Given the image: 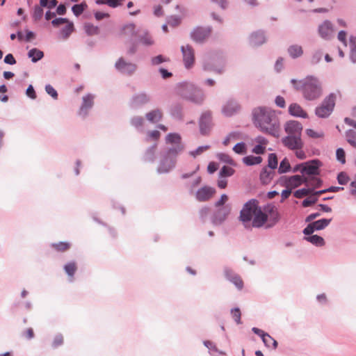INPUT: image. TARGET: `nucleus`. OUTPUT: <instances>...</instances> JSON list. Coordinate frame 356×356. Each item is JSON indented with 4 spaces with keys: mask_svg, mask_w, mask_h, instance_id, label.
<instances>
[{
    "mask_svg": "<svg viewBox=\"0 0 356 356\" xmlns=\"http://www.w3.org/2000/svg\"><path fill=\"white\" fill-rule=\"evenodd\" d=\"M252 120L261 131L274 137L279 136L280 120L273 109L265 106L255 108L252 111Z\"/></svg>",
    "mask_w": 356,
    "mask_h": 356,
    "instance_id": "obj_1",
    "label": "nucleus"
},
{
    "mask_svg": "<svg viewBox=\"0 0 356 356\" xmlns=\"http://www.w3.org/2000/svg\"><path fill=\"white\" fill-rule=\"evenodd\" d=\"M295 89L301 91L302 97L307 101H315L323 94L321 83L318 79L314 76H308L300 80L298 85L295 86Z\"/></svg>",
    "mask_w": 356,
    "mask_h": 356,
    "instance_id": "obj_2",
    "label": "nucleus"
},
{
    "mask_svg": "<svg viewBox=\"0 0 356 356\" xmlns=\"http://www.w3.org/2000/svg\"><path fill=\"white\" fill-rule=\"evenodd\" d=\"M177 90L178 95L184 99L195 105H202L206 99L204 90L193 83H179L177 86Z\"/></svg>",
    "mask_w": 356,
    "mask_h": 356,
    "instance_id": "obj_3",
    "label": "nucleus"
},
{
    "mask_svg": "<svg viewBox=\"0 0 356 356\" xmlns=\"http://www.w3.org/2000/svg\"><path fill=\"white\" fill-rule=\"evenodd\" d=\"M156 41L149 31L146 29L140 30L137 32L136 44H133L127 50V54L133 55L137 51V45H141L148 48L153 47Z\"/></svg>",
    "mask_w": 356,
    "mask_h": 356,
    "instance_id": "obj_4",
    "label": "nucleus"
},
{
    "mask_svg": "<svg viewBox=\"0 0 356 356\" xmlns=\"http://www.w3.org/2000/svg\"><path fill=\"white\" fill-rule=\"evenodd\" d=\"M336 97L333 93L327 96L321 104L316 107L315 115L320 118H327L332 113L335 106Z\"/></svg>",
    "mask_w": 356,
    "mask_h": 356,
    "instance_id": "obj_5",
    "label": "nucleus"
},
{
    "mask_svg": "<svg viewBox=\"0 0 356 356\" xmlns=\"http://www.w3.org/2000/svg\"><path fill=\"white\" fill-rule=\"evenodd\" d=\"M259 206L257 205V201L254 199H251L248 201L243 205L242 209L240 211L239 219L243 222L245 227H247L246 224H249L252 219V217L257 211Z\"/></svg>",
    "mask_w": 356,
    "mask_h": 356,
    "instance_id": "obj_6",
    "label": "nucleus"
},
{
    "mask_svg": "<svg viewBox=\"0 0 356 356\" xmlns=\"http://www.w3.org/2000/svg\"><path fill=\"white\" fill-rule=\"evenodd\" d=\"M232 207L229 204L220 208H216L211 216V222L214 226L221 225L230 214Z\"/></svg>",
    "mask_w": 356,
    "mask_h": 356,
    "instance_id": "obj_7",
    "label": "nucleus"
},
{
    "mask_svg": "<svg viewBox=\"0 0 356 356\" xmlns=\"http://www.w3.org/2000/svg\"><path fill=\"white\" fill-rule=\"evenodd\" d=\"M226 60L223 57L213 59L212 63L204 62L202 67L204 71L213 72L218 74H222L225 70Z\"/></svg>",
    "mask_w": 356,
    "mask_h": 356,
    "instance_id": "obj_8",
    "label": "nucleus"
},
{
    "mask_svg": "<svg viewBox=\"0 0 356 356\" xmlns=\"http://www.w3.org/2000/svg\"><path fill=\"white\" fill-rule=\"evenodd\" d=\"M115 67L121 74L131 76L136 71L137 65L121 57L116 61Z\"/></svg>",
    "mask_w": 356,
    "mask_h": 356,
    "instance_id": "obj_9",
    "label": "nucleus"
},
{
    "mask_svg": "<svg viewBox=\"0 0 356 356\" xmlns=\"http://www.w3.org/2000/svg\"><path fill=\"white\" fill-rule=\"evenodd\" d=\"M319 36L325 40H330L334 37V29L330 20H325L318 27Z\"/></svg>",
    "mask_w": 356,
    "mask_h": 356,
    "instance_id": "obj_10",
    "label": "nucleus"
},
{
    "mask_svg": "<svg viewBox=\"0 0 356 356\" xmlns=\"http://www.w3.org/2000/svg\"><path fill=\"white\" fill-rule=\"evenodd\" d=\"M181 51L183 56V62L186 69L193 67L195 63V52L190 44L181 47Z\"/></svg>",
    "mask_w": 356,
    "mask_h": 356,
    "instance_id": "obj_11",
    "label": "nucleus"
},
{
    "mask_svg": "<svg viewBox=\"0 0 356 356\" xmlns=\"http://www.w3.org/2000/svg\"><path fill=\"white\" fill-rule=\"evenodd\" d=\"M280 182L286 186V188H295L300 186L302 184L308 182V178L302 177L300 175H296L291 177H282Z\"/></svg>",
    "mask_w": 356,
    "mask_h": 356,
    "instance_id": "obj_12",
    "label": "nucleus"
},
{
    "mask_svg": "<svg viewBox=\"0 0 356 356\" xmlns=\"http://www.w3.org/2000/svg\"><path fill=\"white\" fill-rule=\"evenodd\" d=\"M94 99L95 95L90 93L83 97L82 103L78 111V115L80 117L85 118L88 115L90 110L94 105Z\"/></svg>",
    "mask_w": 356,
    "mask_h": 356,
    "instance_id": "obj_13",
    "label": "nucleus"
},
{
    "mask_svg": "<svg viewBox=\"0 0 356 356\" xmlns=\"http://www.w3.org/2000/svg\"><path fill=\"white\" fill-rule=\"evenodd\" d=\"M321 162L318 159H313L304 163V167L300 170L302 175H318L320 174L319 168L321 166Z\"/></svg>",
    "mask_w": 356,
    "mask_h": 356,
    "instance_id": "obj_14",
    "label": "nucleus"
},
{
    "mask_svg": "<svg viewBox=\"0 0 356 356\" xmlns=\"http://www.w3.org/2000/svg\"><path fill=\"white\" fill-rule=\"evenodd\" d=\"M211 28L197 26L191 33V38L197 43H202L210 35Z\"/></svg>",
    "mask_w": 356,
    "mask_h": 356,
    "instance_id": "obj_15",
    "label": "nucleus"
},
{
    "mask_svg": "<svg viewBox=\"0 0 356 356\" xmlns=\"http://www.w3.org/2000/svg\"><path fill=\"white\" fill-rule=\"evenodd\" d=\"M282 144L287 148L295 150L300 149L303 147V142L301 136H286L282 139Z\"/></svg>",
    "mask_w": 356,
    "mask_h": 356,
    "instance_id": "obj_16",
    "label": "nucleus"
},
{
    "mask_svg": "<svg viewBox=\"0 0 356 356\" xmlns=\"http://www.w3.org/2000/svg\"><path fill=\"white\" fill-rule=\"evenodd\" d=\"M176 161L175 158L164 154L157 168L158 173L163 174L170 172L175 168Z\"/></svg>",
    "mask_w": 356,
    "mask_h": 356,
    "instance_id": "obj_17",
    "label": "nucleus"
},
{
    "mask_svg": "<svg viewBox=\"0 0 356 356\" xmlns=\"http://www.w3.org/2000/svg\"><path fill=\"white\" fill-rule=\"evenodd\" d=\"M241 109V106L234 99H229L222 107V113L224 115L230 117L237 113Z\"/></svg>",
    "mask_w": 356,
    "mask_h": 356,
    "instance_id": "obj_18",
    "label": "nucleus"
},
{
    "mask_svg": "<svg viewBox=\"0 0 356 356\" xmlns=\"http://www.w3.org/2000/svg\"><path fill=\"white\" fill-rule=\"evenodd\" d=\"M150 102V97L145 92L134 95L130 101V106L133 109H138Z\"/></svg>",
    "mask_w": 356,
    "mask_h": 356,
    "instance_id": "obj_19",
    "label": "nucleus"
},
{
    "mask_svg": "<svg viewBox=\"0 0 356 356\" xmlns=\"http://www.w3.org/2000/svg\"><path fill=\"white\" fill-rule=\"evenodd\" d=\"M302 129V124L296 120L287 121L284 124V130L288 136H301Z\"/></svg>",
    "mask_w": 356,
    "mask_h": 356,
    "instance_id": "obj_20",
    "label": "nucleus"
},
{
    "mask_svg": "<svg viewBox=\"0 0 356 356\" xmlns=\"http://www.w3.org/2000/svg\"><path fill=\"white\" fill-rule=\"evenodd\" d=\"M200 131L202 135H207L211 127V113L206 111L203 113L199 120Z\"/></svg>",
    "mask_w": 356,
    "mask_h": 356,
    "instance_id": "obj_21",
    "label": "nucleus"
},
{
    "mask_svg": "<svg viewBox=\"0 0 356 356\" xmlns=\"http://www.w3.org/2000/svg\"><path fill=\"white\" fill-rule=\"evenodd\" d=\"M267 41L266 32L263 30H258L252 32L249 36V42L252 47H259Z\"/></svg>",
    "mask_w": 356,
    "mask_h": 356,
    "instance_id": "obj_22",
    "label": "nucleus"
},
{
    "mask_svg": "<svg viewBox=\"0 0 356 356\" xmlns=\"http://www.w3.org/2000/svg\"><path fill=\"white\" fill-rule=\"evenodd\" d=\"M215 193L216 189L214 188L204 186L196 191L195 198L199 202H206L210 200Z\"/></svg>",
    "mask_w": 356,
    "mask_h": 356,
    "instance_id": "obj_23",
    "label": "nucleus"
},
{
    "mask_svg": "<svg viewBox=\"0 0 356 356\" xmlns=\"http://www.w3.org/2000/svg\"><path fill=\"white\" fill-rule=\"evenodd\" d=\"M224 275L226 279L232 282L238 290H241L243 288V282L241 277L231 268L225 267L224 268Z\"/></svg>",
    "mask_w": 356,
    "mask_h": 356,
    "instance_id": "obj_24",
    "label": "nucleus"
},
{
    "mask_svg": "<svg viewBox=\"0 0 356 356\" xmlns=\"http://www.w3.org/2000/svg\"><path fill=\"white\" fill-rule=\"evenodd\" d=\"M252 225L254 227H261L268 220V214L264 212L261 207H258L252 217Z\"/></svg>",
    "mask_w": 356,
    "mask_h": 356,
    "instance_id": "obj_25",
    "label": "nucleus"
},
{
    "mask_svg": "<svg viewBox=\"0 0 356 356\" xmlns=\"http://www.w3.org/2000/svg\"><path fill=\"white\" fill-rule=\"evenodd\" d=\"M289 113L296 118H307L308 115L297 103H292L289 106Z\"/></svg>",
    "mask_w": 356,
    "mask_h": 356,
    "instance_id": "obj_26",
    "label": "nucleus"
},
{
    "mask_svg": "<svg viewBox=\"0 0 356 356\" xmlns=\"http://www.w3.org/2000/svg\"><path fill=\"white\" fill-rule=\"evenodd\" d=\"M266 213L270 215L269 224L267 227L274 226L280 220V214L275 207L268 206L265 209Z\"/></svg>",
    "mask_w": 356,
    "mask_h": 356,
    "instance_id": "obj_27",
    "label": "nucleus"
},
{
    "mask_svg": "<svg viewBox=\"0 0 356 356\" xmlns=\"http://www.w3.org/2000/svg\"><path fill=\"white\" fill-rule=\"evenodd\" d=\"M275 175V170L265 167L260 173V180L264 184H268Z\"/></svg>",
    "mask_w": 356,
    "mask_h": 356,
    "instance_id": "obj_28",
    "label": "nucleus"
},
{
    "mask_svg": "<svg viewBox=\"0 0 356 356\" xmlns=\"http://www.w3.org/2000/svg\"><path fill=\"white\" fill-rule=\"evenodd\" d=\"M145 117L149 122L154 124L161 120L163 117V113L161 109L156 108L147 113Z\"/></svg>",
    "mask_w": 356,
    "mask_h": 356,
    "instance_id": "obj_29",
    "label": "nucleus"
},
{
    "mask_svg": "<svg viewBox=\"0 0 356 356\" xmlns=\"http://www.w3.org/2000/svg\"><path fill=\"white\" fill-rule=\"evenodd\" d=\"M323 56V50L320 48L314 49L312 52L309 58V63L312 65L318 64Z\"/></svg>",
    "mask_w": 356,
    "mask_h": 356,
    "instance_id": "obj_30",
    "label": "nucleus"
},
{
    "mask_svg": "<svg viewBox=\"0 0 356 356\" xmlns=\"http://www.w3.org/2000/svg\"><path fill=\"white\" fill-rule=\"evenodd\" d=\"M170 115L177 120H182L184 118L183 107L179 104H175L170 108Z\"/></svg>",
    "mask_w": 356,
    "mask_h": 356,
    "instance_id": "obj_31",
    "label": "nucleus"
},
{
    "mask_svg": "<svg viewBox=\"0 0 356 356\" xmlns=\"http://www.w3.org/2000/svg\"><path fill=\"white\" fill-rule=\"evenodd\" d=\"M288 54L292 58H297L302 56L303 49L299 44H292L288 47Z\"/></svg>",
    "mask_w": 356,
    "mask_h": 356,
    "instance_id": "obj_32",
    "label": "nucleus"
},
{
    "mask_svg": "<svg viewBox=\"0 0 356 356\" xmlns=\"http://www.w3.org/2000/svg\"><path fill=\"white\" fill-rule=\"evenodd\" d=\"M28 57L33 63H36L44 57V53L37 48H33L29 51Z\"/></svg>",
    "mask_w": 356,
    "mask_h": 356,
    "instance_id": "obj_33",
    "label": "nucleus"
},
{
    "mask_svg": "<svg viewBox=\"0 0 356 356\" xmlns=\"http://www.w3.org/2000/svg\"><path fill=\"white\" fill-rule=\"evenodd\" d=\"M145 121L141 116H134L130 120L131 124L138 131H143V124Z\"/></svg>",
    "mask_w": 356,
    "mask_h": 356,
    "instance_id": "obj_34",
    "label": "nucleus"
},
{
    "mask_svg": "<svg viewBox=\"0 0 356 356\" xmlns=\"http://www.w3.org/2000/svg\"><path fill=\"white\" fill-rule=\"evenodd\" d=\"M305 239L317 247H322L325 245V241L323 238L318 235L305 236Z\"/></svg>",
    "mask_w": 356,
    "mask_h": 356,
    "instance_id": "obj_35",
    "label": "nucleus"
},
{
    "mask_svg": "<svg viewBox=\"0 0 356 356\" xmlns=\"http://www.w3.org/2000/svg\"><path fill=\"white\" fill-rule=\"evenodd\" d=\"M156 148V144H154L149 147L144 154V160L148 162H154L155 160V152Z\"/></svg>",
    "mask_w": 356,
    "mask_h": 356,
    "instance_id": "obj_36",
    "label": "nucleus"
},
{
    "mask_svg": "<svg viewBox=\"0 0 356 356\" xmlns=\"http://www.w3.org/2000/svg\"><path fill=\"white\" fill-rule=\"evenodd\" d=\"M122 33L124 35L131 37L136 36V26L133 23L127 24L122 27Z\"/></svg>",
    "mask_w": 356,
    "mask_h": 356,
    "instance_id": "obj_37",
    "label": "nucleus"
},
{
    "mask_svg": "<svg viewBox=\"0 0 356 356\" xmlns=\"http://www.w3.org/2000/svg\"><path fill=\"white\" fill-rule=\"evenodd\" d=\"M184 147L182 144H178L177 145L169 148L165 154L176 159L177 156L184 150Z\"/></svg>",
    "mask_w": 356,
    "mask_h": 356,
    "instance_id": "obj_38",
    "label": "nucleus"
},
{
    "mask_svg": "<svg viewBox=\"0 0 356 356\" xmlns=\"http://www.w3.org/2000/svg\"><path fill=\"white\" fill-rule=\"evenodd\" d=\"M261 161H262V158L259 156H254L252 155H250V156H246L243 158V162L246 165H248V166L259 164Z\"/></svg>",
    "mask_w": 356,
    "mask_h": 356,
    "instance_id": "obj_39",
    "label": "nucleus"
},
{
    "mask_svg": "<svg viewBox=\"0 0 356 356\" xmlns=\"http://www.w3.org/2000/svg\"><path fill=\"white\" fill-rule=\"evenodd\" d=\"M262 341L267 348H271L273 350H275L277 348V341L269 334H266L265 337H263Z\"/></svg>",
    "mask_w": 356,
    "mask_h": 356,
    "instance_id": "obj_40",
    "label": "nucleus"
},
{
    "mask_svg": "<svg viewBox=\"0 0 356 356\" xmlns=\"http://www.w3.org/2000/svg\"><path fill=\"white\" fill-rule=\"evenodd\" d=\"M350 59L352 63H356V37H350Z\"/></svg>",
    "mask_w": 356,
    "mask_h": 356,
    "instance_id": "obj_41",
    "label": "nucleus"
},
{
    "mask_svg": "<svg viewBox=\"0 0 356 356\" xmlns=\"http://www.w3.org/2000/svg\"><path fill=\"white\" fill-rule=\"evenodd\" d=\"M73 31H74L73 23L68 22L67 24L60 30V37L63 40H66L69 38V36L71 35V33L73 32Z\"/></svg>",
    "mask_w": 356,
    "mask_h": 356,
    "instance_id": "obj_42",
    "label": "nucleus"
},
{
    "mask_svg": "<svg viewBox=\"0 0 356 356\" xmlns=\"http://www.w3.org/2000/svg\"><path fill=\"white\" fill-rule=\"evenodd\" d=\"M181 136L179 134L177 133H170L165 137L166 143L174 144L177 145L181 143Z\"/></svg>",
    "mask_w": 356,
    "mask_h": 356,
    "instance_id": "obj_43",
    "label": "nucleus"
},
{
    "mask_svg": "<svg viewBox=\"0 0 356 356\" xmlns=\"http://www.w3.org/2000/svg\"><path fill=\"white\" fill-rule=\"evenodd\" d=\"M347 142L353 147L356 148V129H348L346 131Z\"/></svg>",
    "mask_w": 356,
    "mask_h": 356,
    "instance_id": "obj_44",
    "label": "nucleus"
},
{
    "mask_svg": "<svg viewBox=\"0 0 356 356\" xmlns=\"http://www.w3.org/2000/svg\"><path fill=\"white\" fill-rule=\"evenodd\" d=\"M332 219L323 218L312 222L315 230H322L329 225Z\"/></svg>",
    "mask_w": 356,
    "mask_h": 356,
    "instance_id": "obj_45",
    "label": "nucleus"
},
{
    "mask_svg": "<svg viewBox=\"0 0 356 356\" xmlns=\"http://www.w3.org/2000/svg\"><path fill=\"white\" fill-rule=\"evenodd\" d=\"M88 6L86 2H82L79 4H75L72 7V10L74 15L76 17L79 16L87 8Z\"/></svg>",
    "mask_w": 356,
    "mask_h": 356,
    "instance_id": "obj_46",
    "label": "nucleus"
},
{
    "mask_svg": "<svg viewBox=\"0 0 356 356\" xmlns=\"http://www.w3.org/2000/svg\"><path fill=\"white\" fill-rule=\"evenodd\" d=\"M291 165L287 158H284L282 160L278 168V172L280 174L286 173L291 170Z\"/></svg>",
    "mask_w": 356,
    "mask_h": 356,
    "instance_id": "obj_47",
    "label": "nucleus"
},
{
    "mask_svg": "<svg viewBox=\"0 0 356 356\" xmlns=\"http://www.w3.org/2000/svg\"><path fill=\"white\" fill-rule=\"evenodd\" d=\"M42 8H43V6H41L40 4L35 5L34 6L33 12V15H32V17H33V19H34V21L38 22L42 19L43 14H44Z\"/></svg>",
    "mask_w": 356,
    "mask_h": 356,
    "instance_id": "obj_48",
    "label": "nucleus"
},
{
    "mask_svg": "<svg viewBox=\"0 0 356 356\" xmlns=\"http://www.w3.org/2000/svg\"><path fill=\"white\" fill-rule=\"evenodd\" d=\"M64 270L69 277H73L76 270V263L74 261L67 263L64 266Z\"/></svg>",
    "mask_w": 356,
    "mask_h": 356,
    "instance_id": "obj_49",
    "label": "nucleus"
},
{
    "mask_svg": "<svg viewBox=\"0 0 356 356\" xmlns=\"http://www.w3.org/2000/svg\"><path fill=\"white\" fill-rule=\"evenodd\" d=\"M84 29L86 33L88 35H97L99 32V28L97 26H95L92 24L88 23L84 26Z\"/></svg>",
    "mask_w": 356,
    "mask_h": 356,
    "instance_id": "obj_50",
    "label": "nucleus"
},
{
    "mask_svg": "<svg viewBox=\"0 0 356 356\" xmlns=\"http://www.w3.org/2000/svg\"><path fill=\"white\" fill-rule=\"evenodd\" d=\"M277 164L278 162L276 154L275 153L269 154L267 168L275 170L277 168Z\"/></svg>",
    "mask_w": 356,
    "mask_h": 356,
    "instance_id": "obj_51",
    "label": "nucleus"
},
{
    "mask_svg": "<svg viewBox=\"0 0 356 356\" xmlns=\"http://www.w3.org/2000/svg\"><path fill=\"white\" fill-rule=\"evenodd\" d=\"M234 172L235 170L232 168L224 165L219 172V176L222 177H231Z\"/></svg>",
    "mask_w": 356,
    "mask_h": 356,
    "instance_id": "obj_52",
    "label": "nucleus"
},
{
    "mask_svg": "<svg viewBox=\"0 0 356 356\" xmlns=\"http://www.w3.org/2000/svg\"><path fill=\"white\" fill-rule=\"evenodd\" d=\"M313 193V188H301L299 190H297L294 192L293 195L296 198H302L304 196H306L309 194H312Z\"/></svg>",
    "mask_w": 356,
    "mask_h": 356,
    "instance_id": "obj_53",
    "label": "nucleus"
},
{
    "mask_svg": "<svg viewBox=\"0 0 356 356\" xmlns=\"http://www.w3.org/2000/svg\"><path fill=\"white\" fill-rule=\"evenodd\" d=\"M210 148V145H202L198 147L197 149L189 152V155L195 158L196 156L202 154L204 152L207 151Z\"/></svg>",
    "mask_w": 356,
    "mask_h": 356,
    "instance_id": "obj_54",
    "label": "nucleus"
},
{
    "mask_svg": "<svg viewBox=\"0 0 356 356\" xmlns=\"http://www.w3.org/2000/svg\"><path fill=\"white\" fill-rule=\"evenodd\" d=\"M218 160H220L222 162H224L225 163H228L230 165H234V160L227 154L225 153H218L216 155Z\"/></svg>",
    "mask_w": 356,
    "mask_h": 356,
    "instance_id": "obj_55",
    "label": "nucleus"
},
{
    "mask_svg": "<svg viewBox=\"0 0 356 356\" xmlns=\"http://www.w3.org/2000/svg\"><path fill=\"white\" fill-rule=\"evenodd\" d=\"M233 151L238 154H244L246 153V145L243 142L238 143L233 147Z\"/></svg>",
    "mask_w": 356,
    "mask_h": 356,
    "instance_id": "obj_56",
    "label": "nucleus"
},
{
    "mask_svg": "<svg viewBox=\"0 0 356 356\" xmlns=\"http://www.w3.org/2000/svg\"><path fill=\"white\" fill-rule=\"evenodd\" d=\"M307 185H310L312 186V188H319L323 184V181L317 177H312L308 179V182L305 183Z\"/></svg>",
    "mask_w": 356,
    "mask_h": 356,
    "instance_id": "obj_57",
    "label": "nucleus"
},
{
    "mask_svg": "<svg viewBox=\"0 0 356 356\" xmlns=\"http://www.w3.org/2000/svg\"><path fill=\"white\" fill-rule=\"evenodd\" d=\"M169 61V59L162 55H158L151 58V64L152 65H159L163 63Z\"/></svg>",
    "mask_w": 356,
    "mask_h": 356,
    "instance_id": "obj_58",
    "label": "nucleus"
},
{
    "mask_svg": "<svg viewBox=\"0 0 356 356\" xmlns=\"http://www.w3.org/2000/svg\"><path fill=\"white\" fill-rule=\"evenodd\" d=\"M40 3L41 6L51 9L57 6L58 1L57 0H40Z\"/></svg>",
    "mask_w": 356,
    "mask_h": 356,
    "instance_id": "obj_59",
    "label": "nucleus"
},
{
    "mask_svg": "<svg viewBox=\"0 0 356 356\" xmlns=\"http://www.w3.org/2000/svg\"><path fill=\"white\" fill-rule=\"evenodd\" d=\"M211 211L209 207H203L199 211V216L202 222H205L208 216L210 214Z\"/></svg>",
    "mask_w": 356,
    "mask_h": 356,
    "instance_id": "obj_60",
    "label": "nucleus"
},
{
    "mask_svg": "<svg viewBox=\"0 0 356 356\" xmlns=\"http://www.w3.org/2000/svg\"><path fill=\"white\" fill-rule=\"evenodd\" d=\"M231 314L232 315V317H233L234 321L237 324H241V313L240 309L238 307H235V308L232 309L231 310Z\"/></svg>",
    "mask_w": 356,
    "mask_h": 356,
    "instance_id": "obj_61",
    "label": "nucleus"
},
{
    "mask_svg": "<svg viewBox=\"0 0 356 356\" xmlns=\"http://www.w3.org/2000/svg\"><path fill=\"white\" fill-rule=\"evenodd\" d=\"M318 201V197H315L313 194L308 198L304 200L302 202L303 207H308L315 204Z\"/></svg>",
    "mask_w": 356,
    "mask_h": 356,
    "instance_id": "obj_62",
    "label": "nucleus"
},
{
    "mask_svg": "<svg viewBox=\"0 0 356 356\" xmlns=\"http://www.w3.org/2000/svg\"><path fill=\"white\" fill-rule=\"evenodd\" d=\"M337 181L340 185H346L349 181V177L344 172H341L337 175Z\"/></svg>",
    "mask_w": 356,
    "mask_h": 356,
    "instance_id": "obj_63",
    "label": "nucleus"
},
{
    "mask_svg": "<svg viewBox=\"0 0 356 356\" xmlns=\"http://www.w3.org/2000/svg\"><path fill=\"white\" fill-rule=\"evenodd\" d=\"M45 91L54 99H58V95L57 91L50 84H47L45 86Z\"/></svg>",
    "mask_w": 356,
    "mask_h": 356,
    "instance_id": "obj_64",
    "label": "nucleus"
}]
</instances>
